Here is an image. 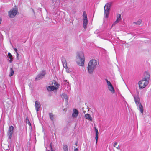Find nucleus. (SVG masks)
Segmentation results:
<instances>
[{"label": "nucleus", "instance_id": "f257e3e1", "mask_svg": "<svg viewBox=\"0 0 151 151\" xmlns=\"http://www.w3.org/2000/svg\"><path fill=\"white\" fill-rule=\"evenodd\" d=\"M97 64V62L95 60H91L89 62L88 67L87 70L88 73L90 74H92L96 68Z\"/></svg>", "mask_w": 151, "mask_h": 151}, {"label": "nucleus", "instance_id": "f03ea898", "mask_svg": "<svg viewBox=\"0 0 151 151\" xmlns=\"http://www.w3.org/2000/svg\"><path fill=\"white\" fill-rule=\"evenodd\" d=\"M84 61L85 57L84 53L82 52L78 53L76 60L78 64L80 66H83L84 65Z\"/></svg>", "mask_w": 151, "mask_h": 151}, {"label": "nucleus", "instance_id": "7ed1b4c3", "mask_svg": "<svg viewBox=\"0 0 151 151\" xmlns=\"http://www.w3.org/2000/svg\"><path fill=\"white\" fill-rule=\"evenodd\" d=\"M150 75H148L147 77L144 78L139 81L138 82L139 87L140 89H143L145 88L149 83Z\"/></svg>", "mask_w": 151, "mask_h": 151}, {"label": "nucleus", "instance_id": "20e7f679", "mask_svg": "<svg viewBox=\"0 0 151 151\" xmlns=\"http://www.w3.org/2000/svg\"><path fill=\"white\" fill-rule=\"evenodd\" d=\"M50 84L51 85L47 87V89L49 91L56 90L59 88V85L55 81L52 82V83H50Z\"/></svg>", "mask_w": 151, "mask_h": 151}, {"label": "nucleus", "instance_id": "39448f33", "mask_svg": "<svg viewBox=\"0 0 151 151\" xmlns=\"http://www.w3.org/2000/svg\"><path fill=\"white\" fill-rule=\"evenodd\" d=\"M111 6V4L110 3H107L104 7V16L106 18L108 17Z\"/></svg>", "mask_w": 151, "mask_h": 151}, {"label": "nucleus", "instance_id": "423d86ee", "mask_svg": "<svg viewBox=\"0 0 151 151\" xmlns=\"http://www.w3.org/2000/svg\"><path fill=\"white\" fill-rule=\"evenodd\" d=\"M83 27L86 29L87 27V25L88 24V19L87 17V14L85 11L83 12Z\"/></svg>", "mask_w": 151, "mask_h": 151}, {"label": "nucleus", "instance_id": "0eeeda50", "mask_svg": "<svg viewBox=\"0 0 151 151\" xmlns=\"http://www.w3.org/2000/svg\"><path fill=\"white\" fill-rule=\"evenodd\" d=\"M17 12V8L16 6L14 7L11 11L9 12V15L11 18L14 17Z\"/></svg>", "mask_w": 151, "mask_h": 151}, {"label": "nucleus", "instance_id": "6e6552de", "mask_svg": "<svg viewBox=\"0 0 151 151\" xmlns=\"http://www.w3.org/2000/svg\"><path fill=\"white\" fill-rule=\"evenodd\" d=\"M13 131L14 127L12 126H11L9 127L7 133L9 139H11V137H12Z\"/></svg>", "mask_w": 151, "mask_h": 151}, {"label": "nucleus", "instance_id": "1a4fd4ad", "mask_svg": "<svg viewBox=\"0 0 151 151\" xmlns=\"http://www.w3.org/2000/svg\"><path fill=\"white\" fill-rule=\"evenodd\" d=\"M45 74L46 72L45 71H42L35 78V80H39L42 78Z\"/></svg>", "mask_w": 151, "mask_h": 151}, {"label": "nucleus", "instance_id": "9d476101", "mask_svg": "<svg viewBox=\"0 0 151 151\" xmlns=\"http://www.w3.org/2000/svg\"><path fill=\"white\" fill-rule=\"evenodd\" d=\"M117 19L114 22L112 26L115 25L116 24L118 23L121 19V15L120 14H118L116 16Z\"/></svg>", "mask_w": 151, "mask_h": 151}, {"label": "nucleus", "instance_id": "9b49d317", "mask_svg": "<svg viewBox=\"0 0 151 151\" xmlns=\"http://www.w3.org/2000/svg\"><path fill=\"white\" fill-rule=\"evenodd\" d=\"M78 110L76 109H74L72 114V117L73 118L77 117L78 115Z\"/></svg>", "mask_w": 151, "mask_h": 151}, {"label": "nucleus", "instance_id": "f8f14e48", "mask_svg": "<svg viewBox=\"0 0 151 151\" xmlns=\"http://www.w3.org/2000/svg\"><path fill=\"white\" fill-rule=\"evenodd\" d=\"M40 106V103L38 101H36L35 102V107L37 112V113L39 110V109Z\"/></svg>", "mask_w": 151, "mask_h": 151}, {"label": "nucleus", "instance_id": "ddd939ff", "mask_svg": "<svg viewBox=\"0 0 151 151\" xmlns=\"http://www.w3.org/2000/svg\"><path fill=\"white\" fill-rule=\"evenodd\" d=\"M134 99L135 102L137 105L139 104L140 103V99L139 97L137 96H134Z\"/></svg>", "mask_w": 151, "mask_h": 151}, {"label": "nucleus", "instance_id": "4468645a", "mask_svg": "<svg viewBox=\"0 0 151 151\" xmlns=\"http://www.w3.org/2000/svg\"><path fill=\"white\" fill-rule=\"evenodd\" d=\"M61 61L63 67L65 68H67V66L65 59L64 58H62L61 59Z\"/></svg>", "mask_w": 151, "mask_h": 151}, {"label": "nucleus", "instance_id": "2eb2a0df", "mask_svg": "<svg viewBox=\"0 0 151 151\" xmlns=\"http://www.w3.org/2000/svg\"><path fill=\"white\" fill-rule=\"evenodd\" d=\"M138 106V110L142 114H143V106L142 105L141 103L138 105H137Z\"/></svg>", "mask_w": 151, "mask_h": 151}, {"label": "nucleus", "instance_id": "dca6fc26", "mask_svg": "<svg viewBox=\"0 0 151 151\" xmlns=\"http://www.w3.org/2000/svg\"><path fill=\"white\" fill-rule=\"evenodd\" d=\"M61 96L63 99H65V101L66 103L68 102V97L67 95L65 93H62L61 95Z\"/></svg>", "mask_w": 151, "mask_h": 151}, {"label": "nucleus", "instance_id": "f3484780", "mask_svg": "<svg viewBox=\"0 0 151 151\" xmlns=\"http://www.w3.org/2000/svg\"><path fill=\"white\" fill-rule=\"evenodd\" d=\"M85 118L86 119L90 120L91 121H92V118L91 117L90 114H86L85 115Z\"/></svg>", "mask_w": 151, "mask_h": 151}, {"label": "nucleus", "instance_id": "a211bd4d", "mask_svg": "<svg viewBox=\"0 0 151 151\" xmlns=\"http://www.w3.org/2000/svg\"><path fill=\"white\" fill-rule=\"evenodd\" d=\"M108 88L112 93H114L115 90L112 85L108 86Z\"/></svg>", "mask_w": 151, "mask_h": 151}, {"label": "nucleus", "instance_id": "6ab92c4d", "mask_svg": "<svg viewBox=\"0 0 151 151\" xmlns=\"http://www.w3.org/2000/svg\"><path fill=\"white\" fill-rule=\"evenodd\" d=\"M142 22V20L141 19H139L137 22H133V23L136 25H140Z\"/></svg>", "mask_w": 151, "mask_h": 151}, {"label": "nucleus", "instance_id": "aec40b11", "mask_svg": "<svg viewBox=\"0 0 151 151\" xmlns=\"http://www.w3.org/2000/svg\"><path fill=\"white\" fill-rule=\"evenodd\" d=\"M14 71L13 70V69L12 68H11L10 69V73L9 74V76H11L14 75Z\"/></svg>", "mask_w": 151, "mask_h": 151}, {"label": "nucleus", "instance_id": "412c9836", "mask_svg": "<svg viewBox=\"0 0 151 151\" xmlns=\"http://www.w3.org/2000/svg\"><path fill=\"white\" fill-rule=\"evenodd\" d=\"M63 149L64 151H68V146L66 145H63Z\"/></svg>", "mask_w": 151, "mask_h": 151}, {"label": "nucleus", "instance_id": "4be33fe9", "mask_svg": "<svg viewBox=\"0 0 151 151\" xmlns=\"http://www.w3.org/2000/svg\"><path fill=\"white\" fill-rule=\"evenodd\" d=\"M95 130L96 132V135L95 137H98V135H99V132L98 131L97 129L95 127Z\"/></svg>", "mask_w": 151, "mask_h": 151}, {"label": "nucleus", "instance_id": "5701e85b", "mask_svg": "<svg viewBox=\"0 0 151 151\" xmlns=\"http://www.w3.org/2000/svg\"><path fill=\"white\" fill-rule=\"evenodd\" d=\"M49 117L51 120L53 121L54 120V116L52 113H50L49 114Z\"/></svg>", "mask_w": 151, "mask_h": 151}, {"label": "nucleus", "instance_id": "b1692460", "mask_svg": "<svg viewBox=\"0 0 151 151\" xmlns=\"http://www.w3.org/2000/svg\"><path fill=\"white\" fill-rule=\"evenodd\" d=\"M106 81L108 86L112 85L111 82L109 81H108L107 79H106Z\"/></svg>", "mask_w": 151, "mask_h": 151}, {"label": "nucleus", "instance_id": "393cba45", "mask_svg": "<svg viewBox=\"0 0 151 151\" xmlns=\"http://www.w3.org/2000/svg\"><path fill=\"white\" fill-rule=\"evenodd\" d=\"M8 55L10 59H11V58H13L12 56L10 53L9 52L8 53Z\"/></svg>", "mask_w": 151, "mask_h": 151}, {"label": "nucleus", "instance_id": "a878e982", "mask_svg": "<svg viewBox=\"0 0 151 151\" xmlns=\"http://www.w3.org/2000/svg\"><path fill=\"white\" fill-rule=\"evenodd\" d=\"M98 137H95V139L96 140V145L97 144L98 140Z\"/></svg>", "mask_w": 151, "mask_h": 151}, {"label": "nucleus", "instance_id": "bb28decb", "mask_svg": "<svg viewBox=\"0 0 151 151\" xmlns=\"http://www.w3.org/2000/svg\"><path fill=\"white\" fill-rule=\"evenodd\" d=\"M16 54H17V55H16L17 58L18 60H19V54L17 52V53Z\"/></svg>", "mask_w": 151, "mask_h": 151}, {"label": "nucleus", "instance_id": "cd10ccee", "mask_svg": "<svg viewBox=\"0 0 151 151\" xmlns=\"http://www.w3.org/2000/svg\"><path fill=\"white\" fill-rule=\"evenodd\" d=\"M117 142H115L114 143L113 146L114 147H116V146L117 145Z\"/></svg>", "mask_w": 151, "mask_h": 151}, {"label": "nucleus", "instance_id": "c85d7f7f", "mask_svg": "<svg viewBox=\"0 0 151 151\" xmlns=\"http://www.w3.org/2000/svg\"><path fill=\"white\" fill-rule=\"evenodd\" d=\"M78 150L77 148H76L75 147H74V151H78Z\"/></svg>", "mask_w": 151, "mask_h": 151}, {"label": "nucleus", "instance_id": "c756f323", "mask_svg": "<svg viewBox=\"0 0 151 151\" xmlns=\"http://www.w3.org/2000/svg\"><path fill=\"white\" fill-rule=\"evenodd\" d=\"M14 50L16 52V53H17V49L16 48H14Z\"/></svg>", "mask_w": 151, "mask_h": 151}, {"label": "nucleus", "instance_id": "7c9ffc66", "mask_svg": "<svg viewBox=\"0 0 151 151\" xmlns=\"http://www.w3.org/2000/svg\"><path fill=\"white\" fill-rule=\"evenodd\" d=\"M27 123L29 125H31V123L29 121V120H28V121L27 122Z\"/></svg>", "mask_w": 151, "mask_h": 151}, {"label": "nucleus", "instance_id": "2f4dec72", "mask_svg": "<svg viewBox=\"0 0 151 151\" xmlns=\"http://www.w3.org/2000/svg\"><path fill=\"white\" fill-rule=\"evenodd\" d=\"M65 81V82H66L67 83H68V84H69V82H68V81L67 80H66Z\"/></svg>", "mask_w": 151, "mask_h": 151}, {"label": "nucleus", "instance_id": "473e14b6", "mask_svg": "<svg viewBox=\"0 0 151 151\" xmlns=\"http://www.w3.org/2000/svg\"><path fill=\"white\" fill-rule=\"evenodd\" d=\"M12 59H13V58H11V59H10V60L9 61V62L12 63V62L13 61Z\"/></svg>", "mask_w": 151, "mask_h": 151}, {"label": "nucleus", "instance_id": "72a5a7b5", "mask_svg": "<svg viewBox=\"0 0 151 151\" xmlns=\"http://www.w3.org/2000/svg\"><path fill=\"white\" fill-rule=\"evenodd\" d=\"M116 147L117 149H119V145H118V147Z\"/></svg>", "mask_w": 151, "mask_h": 151}, {"label": "nucleus", "instance_id": "f704fd0d", "mask_svg": "<svg viewBox=\"0 0 151 151\" xmlns=\"http://www.w3.org/2000/svg\"><path fill=\"white\" fill-rule=\"evenodd\" d=\"M1 19L0 18V24H1Z\"/></svg>", "mask_w": 151, "mask_h": 151}, {"label": "nucleus", "instance_id": "c9c22d12", "mask_svg": "<svg viewBox=\"0 0 151 151\" xmlns=\"http://www.w3.org/2000/svg\"><path fill=\"white\" fill-rule=\"evenodd\" d=\"M77 144H78L77 142H76V145H77Z\"/></svg>", "mask_w": 151, "mask_h": 151}, {"label": "nucleus", "instance_id": "e433bc0d", "mask_svg": "<svg viewBox=\"0 0 151 151\" xmlns=\"http://www.w3.org/2000/svg\"><path fill=\"white\" fill-rule=\"evenodd\" d=\"M32 10L33 12H34V10L32 9Z\"/></svg>", "mask_w": 151, "mask_h": 151}]
</instances>
